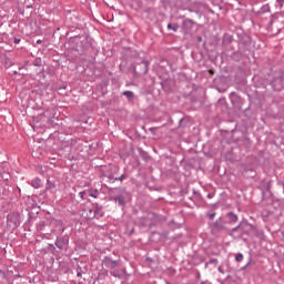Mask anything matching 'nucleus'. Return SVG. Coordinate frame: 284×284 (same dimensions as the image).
I'll use <instances>...</instances> for the list:
<instances>
[{"instance_id":"40","label":"nucleus","mask_w":284,"mask_h":284,"mask_svg":"<svg viewBox=\"0 0 284 284\" xmlns=\"http://www.w3.org/2000/svg\"><path fill=\"white\" fill-rule=\"evenodd\" d=\"M183 121V119L180 120V123Z\"/></svg>"},{"instance_id":"41","label":"nucleus","mask_w":284,"mask_h":284,"mask_svg":"<svg viewBox=\"0 0 284 284\" xmlns=\"http://www.w3.org/2000/svg\"><path fill=\"white\" fill-rule=\"evenodd\" d=\"M150 1H154V0H150Z\"/></svg>"},{"instance_id":"39","label":"nucleus","mask_w":284,"mask_h":284,"mask_svg":"<svg viewBox=\"0 0 284 284\" xmlns=\"http://www.w3.org/2000/svg\"><path fill=\"white\" fill-rule=\"evenodd\" d=\"M278 2H284V0H277V3H278Z\"/></svg>"},{"instance_id":"21","label":"nucleus","mask_w":284,"mask_h":284,"mask_svg":"<svg viewBox=\"0 0 284 284\" xmlns=\"http://www.w3.org/2000/svg\"><path fill=\"white\" fill-rule=\"evenodd\" d=\"M168 30H172L173 32L179 31V26L176 23H169L168 24Z\"/></svg>"},{"instance_id":"3","label":"nucleus","mask_w":284,"mask_h":284,"mask_svg":"<svg viewBox=\"0 0 284 284\" xmlns=\"http://www.w3.org/2000/svg\"><path fill=\"white\" fill-rule=\"evenodd\" d=\"M104 216L103 206L99 203H93L91 207L85 209V217L92 221V219H102Z\"/></svg>"},{"instance_id":"27","label":"nucleus","mask_w":284,"mask_h":284,"mask_svg":"<svg viewBox=\"0 0 284 284\" xmlns=\"http://www.w3.org/2000/svg\"><path fill=\"white\" fill-rule=\"evenodd\" d=\"M82 274H83V268H81V266H78V267H77V276H78L79 278H81Z\"/></svg>"},{"instance_id":"31","label":"nucleus","mask_w":284,"mask_h":284,"mask_svg":"<svg viewBox=\"0 0 284 284\" xmlns=\"http://www.w3.org/2000/svg\"><path fill=\"white\" fill-rule=\"evenodd\" d=\"M217 271L220 272V274H225V271H223V267H222V266H219V267H217Z\"/></svg>"},{"instance_id":"6","label":"nucleus","mask_w":284,"mask_h":284,"mask_svg":"<svg viewBox=\"0 0 284 284\" xmlns=\"http://www.w3.org/2000/svg\"><path fill=\"white\" fill-rule=\"evenodd\" d=\"M121 265V261L119 260H112L110 256H104L102 260V266L106 267L108 270L114 271L115 267H119Z\"/></svg>"},{"instance_id":"34","label":"nucleus","mask_w":284,"mask_h":284,"mask_svg":"<svg viewBox=\"0 0 284 284\" xmlns=\"http://www.w3.org/2000/svg\"><path fill=\"white\" fill-rule=\"evenodd\" d=\"M40 43H42V41L41 40H37V44L40 45Z\"/></svg>"},{"instance_id":"24","label":"nucleus","mask_w":284,"mask_h":284,"mask_svg":"<svg viewBox=\"0 0 284 284\" xmlns=\"http://www.w3.org/2000/svg\"><path fill=\"white\" fill-rule=\"evenodd\" d=\"M206 216L210 219V221H214V216H216V212H209L206 213Z\"/></svg>"},{"instance_id":"10","label":"nucleus","mask_w":284,"mask_h":284,"mask_svg":"<svg viewBox=\"0 0 284 284\" xmlns=\"http://www.w3.org/2000/svg\"><path fill=\"white\" fill-rule=\"evenodd\" d=\"M272 195V180L264 182L262 185V197L265 199V196Z\"/></svg>"},{"instance_id":"15","label":"nucleus","mask_w":284,"mask_h":284,"mask_svg":"<svg viewBox=\"0 0 284 284\" xmlns=\"http://www.w3.org/2000/svg\"><path fill=\"white\" fill-rule=\"evenodd\" d=\"M123 97H126L128 101H134V92L132 91H124L123 93Z\"/></svg>"},{"instance_id":"30","label":"nucleus","mask_w":284,"mask_h":284,"mask_svg":"<svg viewBox=\"0 0 284 284\" xmlns=\"http://www.w3.org/2000/svg\"><path fill=\"white\" fill-rule=\"evenodd\" d=\"M231 97H235L236 101H241V98H240L239 95H236L235 92H232V93H231Z\"/></svg>"},{"instance_id":"2","label":"nucleus","mask_w":284,"mask_h":284,"mask_svg":"<svg viewBox=\"0 0 284 284\" xmlns=\"http://www.w3.org/2000/svg\"><path fill=\"white\" fill-rule=\"evenodd\" d=\"M239 230L242 232L241 236L244 241H247V239L256 236V234H258V230H256V226L247 222H241L237 226L232 229V232H239Z\"/></svg>"},{"instance_id":"29","label":"nucleus","mask_w":284,"mask_h":284,"mask_svg":"<svg viewBox=\"0 0 284 284\" xmlns=\"http://www.w3.org/2000/svg\"><path fill=\"white\" fill-rule=\"evenodd\" d=\"M13 43H16V44L21 43V38H14V39H13Z\"/></svg>"},{"instance_id":"16","label":"nucleus","mask_w":284,"mask_h":284,"mask_svg":"<svg viewBox=\"0 0 284 284\" xmlns=\"http://www.w3.org/2000/svg\"><path fill=\"white\" fill-rule=\"evenodd\" d=\"M140 224H141L142 227H148L150 225V219L141 217L140 219Z\"/></svg>"},{"instance_id":"14","label":"nucleus","mask_w":284,"mask_h":284,"mask_svg":"<svg viewBox=\"0 0 284 284\" xmlns=\"http://www.w3.org/2000/svg\"><path fill=\"white\" fill-rule=\"evenodd\" d=\"M31 185L34 190H39L41 187V178H36L31 181Z\"/></svg>"},{"instance_id":"1","label":"nucleus","mask_w":284,"mask_h":284,"mask_svg":"<svg viewBox=\"0 0 284 284\" xmlns=\"http://www.w3.org/2000/svg\"><path fill=\"white\" fill-rule=\"evenodd\" d=\"M111 199L120 205V207H125L128 201H130V192L122 187H115L110 190Z\"/></svg>"},{"instance_id":"32","label":"nucleus","mask_w":284,"mask_h":284,"mask_svg":"<svg viewBox=\"0 0 284 284\" xmlns=\"http://www.w3.org/2000/svg\"><path fill=\"white\" fill-rule=\"evenodd\" d=\"M125 234H128V236H132V230H126Z\"/></svg>"},{"instance_id":"12","label":"nucleus","mask_w":284,"mask_h":284,"mask_svg":"<svg viewBox=\"0 0 284 284\" xmlns=\"http://www.w3.org/2000/svg\"><path fill=\"white\" fill-rule=\"evenodd\" d=\"M182 26L185 30H192V28H194V20L192 19H185L183 22H182Z\"/></svg>"},{"instance_id":"38","label":"nucleus","mask_w":284,"mask_h":284,"mask_svg":"<svg viewBox=\"0 0 284 284\" xmlns=\"http://www.w3.org/2000/svg\"><path fill=\"white\" fill-rule=\"evenodd\" d=\"M3 172V168H1V165H0V174Z\"/></svg>"},{"instance_id":"9","label":"nucleus","mask_w":284,"mask_h":284,"mask_svg":"<svg viewBox=\"0 0 284 284\" xmlns=\"http://www.w3.org/2000/svg\"><path fill=\"white\" fill-rule=\"evenodd\" d=\"M58 250H68V245H70V239L58 236L54 243Z\"/></svg>"},{"instance_id":"7","label":"nucleus","mask_w":284,"mask_h":284,"mask_svg":"<svg viewBox=\"0 0 284 284\" xmlns=\"http://www.w3.org/2000/svg\"><path fill=\"white\" fill-rule=\"evenodd\" d=\"M116 174H119V166H113L103 176L108 179L109 183H114L116 181Z\"/></svg>"},{"instance_id":"5","label":"nucleus","mask_w":284,"mask_h":284,"mask_svg":"<svg viewBox=\"0 0 284 284\" xmlns=\"http://www.w3.org/2000/svg\"><path fill=\"white\" fill-rule=\"evenodd\" d=\"M209 230H210L211 234H221V232H223V230H225V223L220 217L216 221L209 223Z\"/></svg>"},{"instance_id":"8","label":"nucleus","mask_w":284,"mask_h":284,"mask_svg":"<svg viewBox=\"0 0 284 284\" xmlns=\"http://www.w3.org/2000/svg\"><path fill=\"white\" fill-rule=\"evenodd\" d=\"M271 84L276 92H280V90H284V73L278 78H274Z\"/></svg>"},{"instance_id":"28","label":"nucleus","mask_w":284,"mask_h":284,"mask_svg":"<svg viewBox=\"0 0 284 284\" xmlns=\"http://www.w3.org/2000/svg\"><path fill=\"white\" fill-rule=\"evenodd\" d=\"M210 265H219V260L217 258H211L209 261Z\"/></svg>"},{"instance_id":"22","label":"nucleus","mask_w":284,"mask_h":284,"mask_svg":"<svg viewBox=\"0 0 284 284\" xmlns=\"http://www.w3.org/2000/svg\"><path fill=\"white\" fill-rule=\"evenodd\" d=\"M54 187H57V184H54V182H51L50 180H48L45 190H54Z\"/></svg>"},{"instance_id":"23","label":"nucleus","mask_w":284,"mask_h":284,"mask_svg":"<svg viewBox=\"0 0 284 284\" xmlns=\"http://www.w3.org/2000/svg\"><path fill=\"white\" fill-rule=\"evenodd\" d=\"M125 179H128V175L125 174H121L120 176L115 175V181H125Z\"/></svg>"},{"instance_id":"35","label":"nucleus","mask_w":284,"mask_h":284,"mask_svg":"<svg viewBox=\"0 0 284 284\" xmlns=\"http://www.w3.org/2000/svg\"><path fill=\"white\" fill-rule=\"evenodd\" d=\"M156 130L155 128H150V132H154Z\"/></svg>"},{"instance_id":"25","label":"nucleus","mask_w":284,"mask_h":284,"mask_svg":"<svg viewBox=\"0 0 284 284\" xmlns=\"http://www.w3.org/2000/svg\"><path fill=\"white\" fill-rule=\"evenodd\" d=\"M235 261H236L237 263H241V261H243V253H237V254L235 255Z\"/></svg>"},{"instance_id":"33","label":"nucleus","mask_w":284,"mask_h":284,"mask_svg":"<svg viewBox=\"0 0 284 284\" xmlns=\"http://www.w3.org/2000/svg\"><path fill=\"white\" fill-rule=\"evenodd\" d=\"M209 266H210V262H206L204 267L207 270Z\"/></svg>"},{"instance_id":"26","label":"nucleus","mask_w":284,"mask_h":284,"mask_svg":"<svg viewBox=\"0 0 284 284\" xmlns=\"http://www.w3.org/2000/svg\"><path fill=\"white\" fill-rule=\"evenodd\" d=\"M0 176H1V179H3V181H9L10 180V174H8V173H1L0 174Z\"/></svg>"},{"instance_id":"20","label":"nucleus","mask_w":284,"mask_h":284,"mask_svg":"<svg viewBox=\"0 0 284 284\" xmlns=\"http://www.w3.org/2000/svg\"><path fill=\"white\" fill-rule=\"evenodd\" d=\"M81 43L84 48H92V41H90V38H85Z\"/></svg>"},{"instance_id":"17","label":"nucleus","mask_w":284,"mask_h":284,"mask_svg":"<svg viewBox=\"0 0 284 284\" xmlns=\"http://www.w3.org/2000/svg\"><path fill=\"white\" fill-rule=\"evenodd\" d=\"M98 278L100 281H105V278H108V270H104V271L100 272L99 275H98Z\"/></svg>"},{"instance_id":"4","label":"nucleus","mask_w":284,"mask_h":284,"mask_svg":"<svg viewBox=\"0 0 284 284\" xmlns=\"http://www.w3.org/2000/svg\"><path fill=\"white\" fill-rule=\"evenodd\" d=\"M150 61L143 60L140 63L133 64L134 77H141V74H148Z\"/></svg>"},{"instance_id":"13","label":"nucleus","mask_w":284,"mask_h":284,"mask_svg":"<svg viewBox=\"0 0 284 284\" xmlns=\"http://www.w3.org/2000/svg\"><path fill=\"white\" fill-rule=\"evenodd\" d=\"M226 217L229 219L230 223H236V221H239V215L234 214V212H229Z\"/></svg>"},{"instance_id":"11","label":"nucleus","mask_w":284,"mask_h":284,"mask_svg":"<svg viewBox=\"0 0 284 284\" xmlns=\"http://www.w3.org/2000/svg\"><path fill=\"white\" fill-rule=\"evenodd\" d=\"M111 276H114L115 278H121V276H125L126 272L125 268H120L115 271H110Z\"/></svg>"},{"instance_id":"18","label":"nucleus","mask_w":284,"mask_h":284,"mask_svg":"<svg viewBox=\"0 0 284 284\" xmlns=\"http://www.w3.org/2000/svg\"><path fill=\"white\" fill-rule=\"evenodd\" d=\"M89 196H92V199H99V190H88Z\"/></svg>"},{"instance_id":"36","label":"nucleus","mask_w":284,"mask_h":284,"mask_svg":"<svg viewBox=\"0 0 284 284\" xmlns=\"http://www.w3.org/2000/svg\"><path fill=\"white\" fill-rule=\"evenodd\" d=\"M50 247H52L53 250H57V247H54V244H50Z\"/></svg>"},{"instance_id":"37","label":"nucleus","mask_w":284,"mask_h":284,"mask_svg":"<svg viewBox=\"0 0 284 284\" xmlns=\"http://www.w3.org/2000/svg\"><path fill=\"white\" fill-rule=\"evenodd\" d=\"M14 74H18V72H17V71H13V72L11 73V75H14Z\"/></svg>"},{"instance_id":"19","label":"nucleus","mask_w":284,"mask_h":284,"mask_svg":"<svg viewBox=\"0 0 284 284\" xmlns=\"http://www.w3.org/2000/svg\"><path fill=\"white\" fill-rule=\"evenodd\" d=\"M79 196H80V199H82V201H88V196H90L89 191L88 190L87 191H81L79 193Z\"/></svg>"}]
</instances>
